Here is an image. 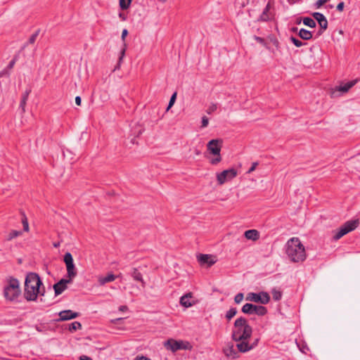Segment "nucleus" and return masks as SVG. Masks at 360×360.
Listing matches in <instances>:
<instances>
[{"mask_svg": "<svg viewBox=\"0 0 360 360\" xmlns=\"http://www.w3.org/2000/svg\"><path fill=\"white\" fill-rule=\"evenodd\" d=\"M245 237L248 240L255 241L259 238V233L255 229L248 230L244 233Z\"/></svg>", "mask_w": 360, "mask_h": 360, "instance_id": "obj_21", "label": "nucleus"}, {"mask_svg": "<svg viewBox=\"0 0 360 360\" xmlns=\"http://www.w3.org/2000/svg\"><path fill=\"white\" fill-rule=\"evenodd\" d=\"M297 27H293V28H292V30H293V31H297Z\"/></svg>", "mask_w": 360, "mask_h": 360, "instance_id": "obj_58", "label": "nucleus"}, {"mask_svg": "<svg viewBox=\"0 0 360 360\" xmlns=\"http://www.w3.org/2000/svg\"><path fill=\"white\" fill-rule=\"evenodd\" d=\"M257 342H258V339L255 340V341L252 344H255L256 343V345H257Z\"/></svg>", "mask_w": 360, "mask_h": 360, "instance_id": "obj_57", "label": "nucleus"}, {"mask_svg": "<svg viewBox=\"0 0 360 360\" xmlns=\"http://www.w3.org/2000/svg\"><path fill=\"white\" fill-rule=\"evenodd\" d=\"M79 316L77 312H73L71 310H65L62 311L59 313V321H68L75 318H77Z\"/></svg>", "mask_w": 360, "mask_h": 360, "instance_id": "obj_17", "label": "nucleus"}, {"mask_svg": "<svg viewBox=\"0 0 360 360\" xmlns=\"http://www.w3.org/2000/svg\"><path fill=\"white\" fill-rule=\"evenodd\" d=\"M22 234V232L20 231H15V230H13L11 231L8 235V237H7V240H11L19 236H20Z\"/></svg>", "mask_w": 360, "mask_h": 360, "instance_id": "obj_30", "label": "nucleus"}, {"mask_svg": "<svg viewBox=\"0 0 360 360\" xmlns=\"http://www.w3.org/2000/svg\"><path fill=\"white\" fill-rule=\"evenodd\" d=\"M271 294L275 301H279L282 298V292L276 288L272 289Z\"/></svg>", "mask_w": 360, "mask_h": 360, "instance_id": "obj_29", "label": "nucleus"}, {"mask_svg": "<svg viewBox=\"0 0 360 360\" xmlns=\"http://www.w3.org/2000/svg\"><path fill=\"white\" fill-rule=\"evenodd\" d=\"M131 2V0H120V6L123 10L127 9L130 6Z\"/></svg>", "mask_w": 360, "mask_h": 360, "instance_id": "obj_33", "label": "nucleus"}, {"mask_svg": "<svg viewBox=\"0 0 360 360\" xmlns=\"http://www.w3.org/2000/svg\"><path fill=\"white\" fill-rule=\"evenodd\" d=\"M288 258L295 263L302 262L306 259L305 248L298 238L289 239L285 245Z\"/></svg>", "mask_w": 360, "mask_h": 360, "instance_id": "obj_2", "label": "nucleus"}, {"mask_svg": "<svg viewBox=\"0 0 360 360\" xmlns=\"http://www.w3.org/2000/svg\"><path fill=\"white\" fill-rule=\"evenodd\" d=\"M124 53H125V49H123L121 51V52H120V58H119V61H118V65H120V63L122 62V58H123V57H124Z\"/></svg>", "mask_w": 360, "mask_h": 360, "instance_id": "obj_48", "label": "nucleus"}, {"mask_svg": "<svg viewBox=\"0 0 360 360\" xmlns=\"http://www.w3.org/2000/svg\"><path fill=\"white\" fill-rule=\"evenodd\" d=\"M131 276L135 281H140L142 283L143 286L145 285V282L143 279L142 274L141 272L138 271L137 269L134 268L133 269V271L131 272Z\"/></svg>", "mask_w": 360, "mask_h": 360, "instance_id": "obj_25", "label": "nucleus"}, {"mask_svg": "<svg viewBox=\"0 0 360 360\" xmlns=\"http://www.w3.org/2000/svg\"><path fill=\"white\" fill-rule=\"evenodd\" d=\"M248 2L249 0H237L236 3L241 7H244L248 4Z\"/></svg>", "mask_w": 360, "mask_h": 360, "instance_id": "obj_42", "label": "nucleus"}, {"mask_svg": "<svg viewBox=\"0 0 360 360\" xmlns=\"http://www.w3.org/2000/svg\"><path fill=\"white\" fill-rule=\"evenodd\" d=\"M180 304L186 308H188L195 304V301L193 299L192 292L186 293L180 298Z\"/></svg>", "mask_w": 360, "mask_h": 360, "instance_id": "obj_16", "label": "nucleus"}, {"mask_svg": "<svg viewBox=\"0 0 360 360\" xmlns=\"http://www.w3.org/2000/svg\"><path fill=\"white\" fill-rule=\"evenodd\" d=\"M288 2L290 4H293L295 3V0H288Z\"/></svg>", "mask_w": 360, "mask_h": 360, "instance_id": "obj_55", "label": "nucleus"}, {"mask_svg": "<svg viewBox=\"0 0 360 360\" xmlns=\"http://www.w3.org/2000/svg\"><path fill=\"white\" fill-rule=\"evenodd\" d=\"M176 93H174L172 94V96H171V98H170V100H169V102L167 110H169V109L170 108H172V106L174 105V103L175 102V100H176Z\"/></svg>", "mask_w": 360, "mask_h": 360, "instance_id": "obj_39", "label": "nucleus"}, {"mask_svg": "<svg viewBox=\"0 0 360 360\" xmlns=\"http://www.w3.org/2000/svg\"><path fill=\"white\" fill-rule=\"evenodd\" d=\"M164 347L172 352H175L180 349H187L188 347L184 345L181 340H175L174 339H169L164 342Z\"/></svg>", "mask_w": 360, "mask_h": 360, "instance_id": "obj_11", "label": "nucleus"}, {"mask_svg": "<svg viewBox=\"0 0 360 360\" xmlns=\"http://www.w3.org/2000/svg\"><path fill=\"white\" fill-rule=\"evenodd\" d=\"M127 309V307L126 306H121V307H120V311H125Z\"/></svg>", "mask_w": 360, "mask_h": 360, "instance_id": "obj_53", "label": "nucleus"}, {"mask_svg": "<svg viewBox=\"0 0 360 360\" xmlns=\"http://www.w3.org/2000/svg\"><path fill=\"white\" fill-rule=\"evenodd\" d=\"M252 333V328L245 318L240 317L235 321L232 332V338L234 341L248 340Z\"/></svg>", "mask_w": 360, "mask_h": 360, "instance_id": "obj_4", "label": "nucleus"}, {"mask_svg": "<svg viewBox=\"0 0 360 360\" xmlns=\"http://www.w3.org/2000/svg\"><path fill=\"white\" fill-rule=\"evenodd\" d=\"M359 224L358 220H351L345 222L339 229L335 231L333 238L338 240L349 232L354 230Z\"/></svg>", "mask_w": 360, "mask_h": 360, "instance_id": "obj_6", "label": "nucleus"}, {"mask_svg": "<svg viewBox=\"0 0 360 360\" xmlns=\"http://www.w3.org/2000/svg\"><path fill=\"white\" fill-rule=\"evenodd\" d=\"M266 49H269L274 56H278V53H281L280 43L276 38H271L269 45L266 46Z\"/></svg>", "mask_w": 360, "mask_h": 360, "instance_id": "obj_15", "label": "nucleus"}, {"mask_svg": "<svg viewBox=\"0 0 360 360\" xmlns=\"http://www.w3.org/2000/svg\"><path fill=\"white\" fill-rule=\"evenodd\" d=\"M258 165V162H255L252 164V166L251 167L248 169V171L247 172L248 174H250L252 173L253 171L255 170L257 166Z\"/></svg>", "mask_w": 360, "mask_h": 360, "instance_id": "obj_43", "label": "nucleus"}, {"mask_svg": "<svg viewBox=\"0 0 360 360\" xmlns=\"http://www.w3.org/2000/svg\"><path fill=\"white\" fill-rule=\"evenodd\" d=\"M72 282L71 279L62 278L58 283L53 285V289L56 296L60 295L66 288L67 284Z\"/></svg>", "mask_w": 360, "mask_h": 360, "instance_id": "obj_13", "label": "nucleus"}, {"mask_svg": "<svg viewBox=\"0 0 360 360\" xmlns=\"http://www.w3.org/2000/svg\"><path fill=\"white\" fill-rule=\"evenodd\" d=\"M81 103H82V99H81V97L77 96H76L75 98V103L77 105H81Z\"/></svg>", "mask_w": 360, "mask_h": 360, "instance_id": "obj_51", "label": "nucleus"}, {"mask_svg": "<svg viewBox=\"0 0 360 360\" xmlns=\"http://www.w3.org/2000/svg\"><path fill=\"white\" fill-rule=\"evenodd\" d=\"M30 93V90L26 91L22 96L20 103V108H22V112H25V105H26L27 98H28Z\"/></svg>", "mask_w": 360, "mask_h": 360, "instance_id": "obj_27", "label": "nucleus"}, {"mask_svg": "<svg viewBox=\"0 0 360 360\" xmlns=\"http://www.w3.org/2000/svg\"><path fill=\"white\" fill-rule=\"evenodd\" d=\"M22 226H23V230L27 232L29 231V224H28L27 219L25 215H23V217L22 219Z\"/></svg>", "mask_w": 360, "mask_h": 360, "instance_id": "obj_36", "label": "nucleus"}, {"mask_svg": "<svg viewBox=\"0 0 360 360\" xmlns=\"http://www.w3.org/2000/svg\"><path fill=\"white\" fill-rule=\"evenodd\" d=\"M221 139H212L207 144V149L214 158H211L210 162L212 165H216L221 161V149L222 147Z\"/></svg>", "mask_w": 360, "mask_h": 360, "instance_id": "obj_5", "label": "nucleus"}, {"mask_svg": "<svg viewBox=\"0 0 360 360\" xmlns=\"http://www.w3.org/2000/svg\"><path fill=\"white\" fill-rule=\"evenodd\" d=\"M81 328L82 324L78 321H75L70 324L69 330L72 332L77 330V329H80Z\"/></svg>", "mask_w": 360, "mask_h": 360, "instance_id": "obj_32", "label": "nucleus"}, {"mask_svg": "<svg viewBox=\"0 0 360 360\" xmlns=\"http://www.w3.org/2000/svg\"><path fill=\"white\" fill-rule=\"evenodd\" d=\"M120 65H117V67H116L115 68H114V70H116V68H118Z\"/></svg>", "mask_w": 360, "mask_h": 360, "instance_id": "obj_60", "label": "nucleus"}, {"mask_svg": "<svg viewBox=\"0 0 360 360\" xmlns=\"http://www.w3.org/2000/svg\"><path fill=\"white\" fill-rule=\"evenodd\" d=\"M242 311L248 314L264 316L267 313V309L262 305H255L252 304L246 303L243 306Z\"/></svg>", "mask_w": 360, "mask_h": 360, "instance_id": "obj_8", "label": "nucleus"}, {"mask_svg": "<svg viewBox=\"0 0 360 360\" xmlns=\"http://www.w3.org/2000/svg\"><path fill=\"white\" fill-rule=\"evenodd\" d=\"M270 8H271V4H270V2H269L266 4V7L264 8L262 13L260 15L258 20L266 22L271 19V15L269 14Z\"/></svg>", "mask_w": 360, "mask_h": 360, "instance_id": "obj_20", "label": "nucleus"}, {"mask_svg": "<svg viewBox=\"0 0 360 360\" xmlns=\"http://www.w3.org/2000/svg\"><path fill=\"white\" fill-rule=\"evenodd\" d=\"M79 360H92V359L87 356L82 355L79 357Z\"/></svg>", "mask_w": 360, "mask_h": 360, "instance_id": "obj_52", "label": "nucleus"}, {"mask_svg": "<svg viewBox=\"0 0 360 360\" xmlns=\"http://www.w3.org/2000/svg\"><path fill=\"white\" fill-rule=\"evenodd\" d=\"M217 108V106L216 104H212L207 110V114H211L214 111H215Z\"/></svg>", "mask_w": 360, "mask_h": 360, "instance_id": "obj_41", "label": "nucleus"}, {"mask_svg": "<svg viewBox=\"0 0 360 360\" xmlns=\"http://www.w3.org/2000/svg\"><path fill=\"white\" fill-rule=\"evenodd\" d=\"M246 300L255 302H259L262 304H266L269 302L270 296L266 292H261L259 293L250 292L248 294Z\"/></svg>", "mask_w": 360, "mask_h": 360, "instance_id": "obj_10", "label": "nucleus"}, {"mask_svg": "<svg viewBox=\"0 0 360 360\" xmlns=\"http://www.w3.org/2000/svg\"><path fill=\"white\" fill-rule=\"evenodd\" d=\"M223 352L226 356L233 359H237L239 356L238 352L233 347V345H228L224 348Z\"/></svg>", "mask_w": 360, "mask_h": 360, "instance_id": "obj_19", "label": "nucleus"}, {"mask_svg": "<svg viewBox=\"0 0 360 360\" xmlns=\"http://www.w3.org/2000/svg\"><path fill=\"white\" fill-rule=\"evenodd\" d=\"M39 34V31L37 30L34 33H33L29 38L27 44H32L35 42L38 35Z\"/></svg>", "mask_w": 360, "mask_h": 360, "instance_id": "obj_34", "label": "nucleus"}, {"mask_svg": "<svg viewBox=\"0 0 360 360\" xmlns=\"http://www.w3.org/2000/svg\"><path fill=\"white\" fill-rule=\"evenodd\" d=\"M134 360H151L150 358L146 356H143V355H141V356H137Z\"/></svg>", "mask_w": 360, "mask_h": 360, "instance_id": "obj_47", "label": "nucleus"}, {"mask_svg": "<svg viewBox=\"0 0 360 360\" xmlns=\"http://www.w3.org/2000/svg\"><path fill=\"white\" fill-rule=\"evenodd\" d=\"M299 37L304 40H309L312 38L313 35L311 32L302 28L299 32Z\"/></svg>", "mask_w": 360, "mask_h": 360, "instance_id": "obj_24", "label": "nucleus"}, {"mask_svg": "<svg viewBox=\"0 0 360 360\" xmlns=\"http://www.w3.org/2000/svg\"><path fill=\"white\" fill-rule=\"evenodd\" d=\"M302 22L304 25L308 26L309 27L314 28L316 27V24L314 19L309 17H305L302 19Z\"/></svg>", "mask_w": 360, "mask_h": 360, "instance_id": "obj_28", "label": "nucleus"}, {"mask_svg": "<svg viewBox=\"0 0 360 360\" xmlns=\"http://www.w3.org/2000/svg\"><path fill=\"white\" fill-rule=\"evenodd\" d=\"M64 262L66 265L68 279L74 278L77 276V271L74 264L73 258L70 252H66L64 255Z\"/></svg>", "mask_w": 360, "mask_h": 360, "instance_id": "obj_9", "label": "nucleus"}, {"mask_svg": "<svg viewBox=\"0 0 360 360\" xmlns=\"http://www.w3.org/2000/svg\"><path fill=\"white\" fill-rule=\"evenodd\" d=\"M313 18L318 22L321 29L317 32V35L320 36L328 28V20L325 15L319 12H314L311 14Z\"/></svg>", "mask_w": 360, "mask_h": 360, "instance_id": "obj_12", "label": "nucleus"}, {"mask_svg": "<svg viewBox=\"0 0 360 360\" xmlns=\"http://www.w3.org/2000/svg\"><path fill=\"white\" fill-rule=\"evenodd\" d=\"M290 39L293 43V44L297 47H301L302 46L305 44L304 43H303L302 41H301L300 40L297 39L294 37H291Z\"/></svg>", "mask_w": 360, "mask_h": 360, "instance_id": "obj_35", "label": "nucleus"}, {"mask_svg": "<svg viewBox=\"0 0 360 360\" xmlns=\"http://www.w3.org/2000/svg\"><path fill=\"white\" fill-rule=\"evenodd\" d=\"M345 7V3L343 1L340 2L337 6L336 8L338 11L342 12Z\"/></svg>", "mask_w": 360, "mask_h": 360, "instance_id": "obj_44", "label": "nucleus"}, {"mask_svg": "<svg viewBox=\"0 0 360 360\" xmlns=\"http://www.w3.org/2000/svg\"><path fill=\"white\" fill-rule=\"evenodd\" d=\"M243 297H244V295H243V293H242V292H239V293H238V294L235 296V297H234V301H235V302H236V304H239V303H240V302L243 301Z\"/></svg>", "mask_w": 360, "mask_h": 360, "instance_id": "obj_38", "label": "nucleus"}, {"mask_svg": "<svg viewBox=\"0 0 360 360\" xmlns=\"http://www.w3.org/2000/svg\"><path fill=\"white\" fill-rule=\"evenodd\" d=\"M356 84V81H351L343 85H340L337 87V90L338 91H342L343 93H345L349 91V89H351L354 84Z\"/></svg>", "mask_w": 360, "mask_h": 360, "instance_id": "obj_23", "label": "nucleus"}, {"mask_svg": "<svg viewBox=\"0 0 360 360\" xmlns=\"http://www.w3.org/2000/svg\"><path fill=\"white\" fill-rule=\"evenodd\" d=\"M15 61H16V59H15V58H13V60L9 63V64L8 65V66H7V68H6V69H7L8 71H9L10 70H11V69L13 68V66H14V65H15Z\"/></svg>", "mask_w": 360, "mask_h": 360, "instance_id": "obj_45", "label": "nucleus"}, {"mask_svg": "<svg viewBox=\"0 0 360 360\" xmlns=\"http://www.w3.org/2000/svg\"><path fill=\"white\" fill-rule=\"evenodd\" d=\"M255 39L257 40V41H258L259 43L263 44L264 46H265L266 47L267 44L265 43L264 39L263 38L259 37H255Z\"/></svg>", "mask_w": 360, "mask_h": 360, "instance_id": "obj_46", "label": "nucleus"}, {"mask_svg": "<svg viewBox=\"0 0 360 360\" xmlns=\"http://www.w3.org/2000/svg\"><path fill=\"white\" fill-rule=\"evenodd\" d=\"M296 344L300 351L303 354H306L309 351V347L304 341L296 342Z\"/></svg>", "mask_w": 360, "mask_h": 360, "instance_id": "obj_26", "label": "nucleus"}, {"mask_svg": "<svg viewBox=\"0 0 360 360\" xmlns=\"http://www.w3.org/2000/svg\"><path fill=\"white\" fill-rule=\"evenodd\" d=\"M53 246L55 248H58L60 246V243H53Z\"/></svg>", "mask_w": 360, "mask_h": 360, "instance_id": "obj_56", "label": "nucleus"}, {"mask_svg": "<svg viewBox=\"0 0 360 360\" xmlns=\"http://www.w3.org/2000/svg\"><path fill=\"white\" fill-rule=\"evenodd\" d=\"M119 16H120V18H122V20H125L124 15V14H122V13H120L119 14Z\"/></svg>", "mask_w": 360, "mask_h": 360, "instance_id": "obj_54", "label": "nucleus"}, {"mask_svg": "<svg viewBox=\"0 0 360 360\" xmlns=\"http://www.w3.org/2000/svg\"><path fill=\"white\" fill-rule=\"evenodd\" d=\"M238 342H239L236 345V347H237L238 351L240 352H243V353L247 352L256 347V343L250 345L247 342V340H240Z\"/></svg>", "mask_w": 360, "mask_h": 360, "instance_id": "obj_18", "label": "nucleus"}, {"mask_svg": "<svg viewBox=\"0 0 360 360\" xmlns=\"http://www.w3.org/2000/svg\"><path fill=\"white\" fill-rule=\"evenodd\" d=\"M208 124H209V119L206 116H203L202 117L201 127H202V128L207 127Z\"/></svg>", "mask_w": 360, "mask_h": 360, "instance_id": "obj_40", "label": "nucleus"}, {"mask_svg": "<svg viewBox=\"0 0 360 360\" xmlns=\"http://www.w3.org/2000/svg\"><path fill=\"white\" fill-rule=\"evenodd\" d=\"M330 8H333V5H329L328 6Z\"/></svg>", "mask_w": 360, "mask_h": 360, "instance_id": "obj_59", "label": "nucleus"}, {"mask_svg": "<svg viewBox=\"0 0 360 360\" xmlns=\"http://www.w3.org/2000/svg\"><path fill=\"white\" fill-rule=\"evenodd\" d=\"M44 287L39 275L36 273H28L25 281V299L27 301H35L39 295L44 296Z\"/></svg>", "mask_w": 360, "mask_h": 360, "instance_id": "obj_1", "label": "nucleus"}, {"mask_svg": "<svg viewBox=\"0 0 360 360\" xmlns=\"http://www.w3.org/2000/svg\"><path fill=\"white\" fill-rule=\"evenodd\" d=\"M198 260L201 265H207V267L211 266L217 262L214 256L203 254H200L198 257Z\"/></svg>", "mask_w": 360, "mask_h": 360, "instance_id": "obj_14", "label": "nucleus"}, {"mask_svg": "<svg viewBox=\"0 0 360 360\" xmlns=\"http://www.w3.org/2000/svg\"><path fill=\"white\" fill-rule=\"evenodd\" d=\"M237 314V309L236 308H231L227 311L226 314V318L228 321H230Z\"/></svg>", "mask_w": 360, "mask_h": 360, "instance_id": "obj_31", "label": "nucleus"}, {"mask_svg": "<svg viewBox=\"0 0 360 360\" xmlns=\"http://www.w3.org/2000/svg\"><path fill=\"white\" fill-rule=\"evenodd\" d=\"M238 174L236 169L234 168H231L229 169H225L221 172L217 173V181L219 185H223L226 182L231 181Z\"/></svg>", "mask_w": 360, "mask_h": 360, "instance_id": "obj_7", "label": "nucleus"}, {"mask_svg": "<svg viewBox=\"0 0 360 360\" xmlns=\"http://www.w3.org/2000/svg\"><path fill=\"white\" fill-rule=\"evenodd\" d=\"M330 0H317L314 4L315 8H320L323 5L329 1Z\"/></svg>", "mask_w": 360, "mask_h": 360, "instance_id": "obj_37", "label": "nucleus"}, {"mask_svg": "<svg viewBox=\"0 0 360 360\" xmlns=\"http://www.w3.org/2000/svg\"><path fill=\"white\" fill-rule=\"evenodd\" d=\"M115 278L116 276L113 274H109L105 277H100L98 278V282L101 285H103L107 283L115 281Z\"/></svg>", "mask_w": 360, "mask_h": 360, "instance_id": "obj_22", "label": "nucleus"}, {"mask_svg": "<svg viewBox=\"0 0 360 360\" xmlns=\"http://www.w3.org/2000/svg\"><path fill=\"white\" fill-rule=\"evenodd\" d=\"M21 295L20 283L13 276H7L4 281L3 296L7 302H16Z\"/></svg>", "mask_w": 360, "mask_h": 360, "instance_id": "obj_3", "label": "nucleus"}, {"mask_svg": "<svg viewBox=\"0 0 360 360\" xmlns=\"http://www.w3.org/2000/svg\"><path fill=\"white\" fill-rule=\"evenodd\" d=\"M127 34H128L127 30L124 29L122 30V40H124V39H125L126 36L127 35Z\"/></svg>", "mask_w": 360, "mask_h": 360, "instance_id": "obj_50", "label": "nucleus"}, {"mask_svg": "<svg viewBox=\"0 0 360 360\" xmlns=\"http://www.w3.org/2000/svg\"><path fill=\"white\" fill-rule=\"evenodd\" d=\"M5 75H8V76L9 75V72L7 69H4L0 72V78Z\"/></svg>", "mask_w": 360, "mask_h": 360, "instance_id": "obj_49", "label": "nucleus"}]
</instances>
